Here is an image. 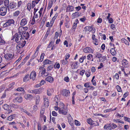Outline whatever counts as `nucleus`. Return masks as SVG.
<instances>
[{
    "label": "nucleus",
    "instance_id": "f257e3e1",
    "mask_svg": "<svg viewBox=\"0 0 130 130\" xmlns=\"http://www.w3.org/2000/svg\"><path fill=\"white\" fill-rule=\"evenodd\" d=\"M19 43L17 44L16 48L18 50V52L20 53V54H21L23 52L24 50L22 48L25 46L26 41L25 40H22Z\"/></svg>",
    "mask_w": 130,
    "mask_h": 130
},
{
    "label": "nucleus",
    "instance_id": "f03ea898",
    "mask_svg": "<svg viewBox=\"0 0 130 130\" xmlns=\"http://www.w3.org/2000/svg\"><path fill=\"white\" fill-rule=\"evenodd\" d=\"M13 38L12 39V40L15 38V42L18 43L22 40V36L21 34H18L17 33L15 34Z\"/></svg>",
    "mask_w": 130,
    "mask_h": 130
},
{
    "label": "nucleus",
    "instance_id": "7ed1b4c3",
    "mask_svg": "<svg viewBox=\"0 0 130 130\" xmlns=\"http://www.w3.org/2000/svg\"><path fill=\"white\" fill-rule=\"evenodd\" d=\"M39 69L40 71L39 72V74L43 77L47 76L49 74V73L46 72L45 69L42 67L39 68Z\"/></svg>",
    "mask_w": 130,
    "mask_h": 130
},
{
    "label": "nucleus",
    "instance_id": "20e7f679",
    "mask_svg": "<svg viewBox=\"0 0 130 130\" xmlns=\"http://www.w3.org/2000/svg\"><path fill=\"white\" fill-rule=\"evenodd\" d=\"M67 108V107H63L59 108V113H61L63 115H66L68 112Z\"/></svg>",
    "mask_w": 130,
    "mask_h": 130
},
{
    "label": "nucleus",
    "instance_id": "39448f33",
    "mask_svg": "<svg viewBox=\"0 0 130 130\" xmlns=\"http://www.w3.org/2000/svg\"><path fill=\"white\" fill-rule=\"evenodd\" d=\"M61 93L62 95L66 97L69 96L70 95V91L66 89H63Z\"/></svg>",
    "mask_w": 130,
    "mask_h": 130
},
{
    "label": "nucleus",
    "instance_id": "423d86ee",
    "mask_svg": "<svg viewBox=\"0 0 130 130\" xmlns=\"http://www.w3.org/2000/svg\"><path fill=\"white\" fill-rule=\"evenodd\" d=\"M15 22L13 19H9L3 25L4 27H7L11 25L12 24H14Z\"/></svg>",
    "mask_w": 130,
    "mask_h": 130
},
{
    "label": "nucleus",
    "instance_id": "0eeeda50",
    "mask_svg": "<svg viewBox=\"0 0 130 130\" xmlns=\"http://www.w3.org/2000/svg\"><path fill=\"white\" fill-rule=\"evenodd\" d=\"M7 8L4 7H1L0 8V15L2 16H4L6 13Z\"/></svg>",
    "mask_w": 130,
    "mask_h": 130
},
{
    "label": "nucleus",
    "instance_id": "6e6552de",
    "mask_svg": "<svg viewBox=\"0 0 130 130\" xmlns=\"http://www.w3.org/2000/svg\"><path fill=\"white\" fill-rule=\"evenodd\" d=\"M3 108L5 110L8 111L7 113H9L12 112V110H11V106L8 105L7 104H4L3 106Z\"/></svg>",
    "mask_w": 130,
    "mask_h": 130
},
{
    "label": "nucleus",
    "instance_id": "1a4fd4ad",
    "mask_svg": "<svg viewBox=\"0 0 130 130\" xmlns=\"http://www.w3.org/2000/svg\"><path fill=\"white\" fill-rule=\"evenodd\" d=\"M122 67L124 68H128L129 66L128 61L126 59H123L122 61Z\"/></svg>",
    "mask_w": 130,
    "mask_h": 130
},
{
    "label": "nucleus",
    "instance_id": "9d476101",
    "mask_svg": "<svg viewBox=\"0 0 130 130\" xmlns=\"http://www.w3.org/2000/svg\"><path fill=\"white\" fill-rule=\"evenodd\" d=\"M78 62L77 61H71L70 62L71 65L72 69H77L78 67Z\"/></svg>",
    "mask_w": 130,
    "mask_h": 130
},
{
    "label": "nucleus",
    "instance_id": "9b49d317",
    "mask_svg": "<svg viewBox=\"0 0 130 130\" xmlns=\"http://www.w3.org/2000/svg\"><path fill=\"white\" fill-rule=\"evenodd\" d=\"M22 98L21 96H18L13 99V101L14 103H21L22 102Z\"/></svg>",
    "mask_w": 130,
    "mask_h": 130
},
{
    "label": "nucleus",
    "instance_id": "f8f14e48",
    "mask_svg": "<svg viewBox=\"0 0 130 130\" xmlns=\"http://www.w3.org/2000/svg\"><path fill=\"white\" fill-rule=\"evenodd\" d=\"M22 35V40H25L24 39H27L29 38V35L28 32H26L23 33Z\"/></svg>",
    "mask_w": 130,
    "mask_h": 130
},
{
    "label": "nucleus",
    "instance_id": "ddd939ff",
    "mask_svg": "<svg viewBox=\"0 0 130 130\" xmlns=\"http://www.w3.org/2000/svg\"><path fill=\"white\" fill-rule=\"evenodd\" d=\"M36 74V72L34 71H32L30 75V79H32L33 80L35 79Z\"/></svg>",
    "mask_w": 130,
    "mask_h": 130
},
{
    "label": "nucleus",
    "instance_id": "4468645a",
    "mask_svg": "<svg viewBox=\"0 0 130 130\" xmlns=\"http://www.w3.org/2000/svg\"><path fill=\"white\" fill-rule=\"evenodd\" d=\"M4 57L7 60H10L12 58L13 56L11 54L8 53L5 55Z\"/></svg>",
    "mask_w": 130,
    "mask_h": 130
},
{
    "label": "nucleus",
    "instance_id": "2eb2a0df",
    "mask_svg": "<svg viewBox=\"0 0 130 130\" xmlns=\"http://www.w3.org/2000/svg\"><path fill=\"white\" fill-rule=\"evenodd\" d=\"M43 88H41L38 89H36L33 90V92L35 94H40L42 91Z\"/></svg>",
    "mask_w": 130,
    "mask_h": 130
},
{
    "label": "nucleus",
    "instance_id": "dca6fc26",
    "mask_svg": "<svg viewBox=\"0 0 130 130\" xmlns=\"http://www.w3.org/2000/svg\"><path fill=\"white\" fill-rule=\"evenodd\" d=\"M83 51L86 53H92L93 52V50L89 47L85 48L83 50Z\"/></svg>",
    "mask_w": 130,
    "mask_h": 130
},
{
    "label": "nucleus",
    "instance_id": "f3484780",
    "mask_svg": "<svg viewBox=\"0 0 130 130\" xmlns=\"http://www.w3.org/2000/svg\"><path fill=\"white\" fill-rule=\"evenodd\" d=\"M16 6V3L13 2H10L8 7L10 9H13L15 8Z\"/></svg>",
    "mask_w": 130,
    "mask_h": 130
},
{
    "label": "nucleus",
    "instance_id": "a211bd4d",
    "mask_svg": "<svg viewBox=\"0 0 130 130\" xmlns=\"http://www.w3.org/2000/svg\"><path fill=\"white\" fill-rule=\"evenodd\" d=\"M91 27L86 26L84 28L83 31H85V33H88L91 31Z\"/></svg>",
    "mask_w": 130,
    "mask_h": 130
},
{
    "label": "nucleus",
    "instance_id": "6ab92c4d",
    "mask_svg": "<svg viewBox=\"0 0 130 130\" xmlns=\"http://www.w3.org/2000/svg\"><path fill=\"white\" fill-rule=\"evenodd\" d=\"M24 98L27 100H31L34 98L33 96L32 95L29 94L25 95Z\"/></svg>",
    "mask_w": 130,
    "mask_h": 130
},
{
    "label": "nucleus",
    "instance_id": "aec40b11",
    "mask_svg": "<svg viewBox=\"0 0 130 130\" xmlns=\"http://www.w3.org/2000/svg\"><path fill=\"white\" fill-rule=\"evenodd\" d=\"M74 7L72 6L68 5L66 9V12H71L73 10Z\"/></svg>",
    "mask_w": 130,
    "mask_h": 130
},
{
    "label": "nucleus",
    "instance_id": "412c9836",
    "mask_svg": "<svg viewBox=\"0 0 130 130\" xmlns=\"http://www.w3.org/2000/svg\"><path fill=\"white\" fill-rule=\"evenodd\" d=\"M104 127V129H106L107 130H110L112 129L111 126V124L110 123L105 125Z\"/></svg>",
    "mask_w": 130,
    "mask_h": 130
},
{
    "label": "nucleus",
    "instance_id": "4be33fe9",
    "mask_svg": "<svg viewBox=\"0 0 130 130\" xmlns=\"http://www.w3.org/2000/svg\"><path fill=\"white\" fill-rule=\"evenodd\" d=\"M27 22V20L25 18L23 19L20 23V25L21 26H24L26 24Z\"/></svg>",
    "mask_w": 130,
    "mask_h": 130
},
{
    "label": "nucleus",
    "instance_id": "5701e85b",
    "mask_svg": "<svg viewBox=\"0 0 130 130\" xmlns=\"http://www.w3.org/2000/svg\"><path fill=\"white\" fill-rule=\"evenodd\" d=\"M25 32L24 31L23 27L20 26L19 27V31L18 34H22L23 33Z\"/></svg>",
    "mask_w": 130,
    "mask_h": 130
},
{
    "label": "nucleus",
    "instance_id": "b1692460",
    "mask_svg": "<svg viewBox=\"0 0 130 130\" xmlns=\"http://www.w3.org/2000/svg\"><path fill=\"white\" fill-rule=\"evenodd\" d=\"M80 16L79 13L78 12H76L73 13L72 15V19H74L75 18H77Z\"/></svg>",
    "mask_w": 130,
    "mask_h": 130
},
{
    "label": "nucleus",
    "instance_id": "393cba45",
    "mask_svg": "<svg viewBox=\"0 0 130 130\" xmlns=\"http://www.w3.org/2000/svg\"><path fill=\"white\" fill-rule=\"evenodd\" d=\"M46 79L47 81L51 83H52L54 80V78L50 76H48L46 78Z\"/></svg>",
    "mask_w": 130,
    "mask_h": 130
},
{
    "label": "nucleus",
    "instance_id": "a878e982",
    "mask_svg": "<svg viewBox=\"0 0 130 130\" xmlns=\"http://www.w3.org/2000/svg\"><path fill=\"white\" fill-rule=\"evenodd\" d=\"M102 55L100 53H98L97 52L95 54V57L94 58H100L102 57Z\"/></svg>",
    "mask_w": 130,
    "mask_h": 130
},
{
    "label": "nucleus",
    "instance_id": "bb28decb",
    "mask_svg": "<svg viewBox=\"0 0 130 130\" xmlns=\"http://www.w3.org/2000/svg\"><path fill=\"white\" fill-rule=\"evenodd\" d=\"M44 103L45 106L47 107L49 106V103L48 100L46 98L44 99Z\"/></svg>",
    "mask_w": 130,
    "mask_h": 130
},
{
    "label": "nucleus",
    "instance_id": "cd10ccee",
    "mask_svg": "<svg viewBox=\"0 0 130 130\" xmlns=\"http://www.w3.org/2000/svg\"><path fill=\"white\" fill-rule=\"evenodd\" d=\"M29 75L28 74L26 75L23 78V81L24 82H26L29 80Z\"/></svg>",
    "mask_w": 130,
    "mask_h": 130
},
{
    "label": "nucleus",
    "instance_id": "c85d7f7f",
    "mask_svg": "<svg viewBox=\"0 0 130 130\" xmlns=\"http://www.w3.org/2000/svg\"><path fill=\"white\" fill-rule=\"evenodd\" d=\"M53 92V90L52 89H49L47 90V93L48 95L50 96Z\"/></svg>",
    "mask_w": 130,
    "mask_h": 130
},
{
    "label": "nucleus",
    "instance_id": "c756f323",
    "mask_svg": "<svg viewBox=\"0 0 130 130\" xmlns=\"http://www.w3.org/2000/svg\"><path fill=\"white\" fill-rule=\"evenodd\" d=\"M9 1L8 0H5L4 2L5 6L6 7H8L9 6Z\"/></svg>",
    "mask_w": 130,
    "mask_h": 130
},
{
    "label": "nucleus",
    "instance_id": "7c9ffc66",
    "mask_svg": "<svg viewBox=\"0 0 130 130\" xmlns=\"http://www.w3.org/2000/svg\"><path fill=\"white\" fill-rule=\"evenodd\" d=\"M110 51L112 55L114 56L116 54V52L113 48H111Z\"/></svg>",
    "mask_w": 130,
    "mask_h": 130
},
{
    "label": "nucleus",
    "instance_id": "2f4dec72",
    "mask_svg": "<svg viewBox=\"0 0 130 130\" xmlns=\"http://www.w3.org/2000/svg\"><path fill=\"white\" fill-rule=\"evenodd\" d=\"M121 40L122 43H124L125 44L128 45H129L128 41L126 39L123 38L121 39Z\"/></svg>",
    "mask_w": 130,
    "mask_h": 130
},
{
    "label": "nucleus",
    "instance_id": "473e14b6",
    "mask_svg": "<svg viewBox=\"0 0 130 130\" xmlns=\"http://www.w3.org/2000/svg\"><path fill=\"white\" fill-rule=\"evenodd\" d=\"M51 61L48 59L45 60L43 62L44 64H51Z\"/></svg>",
    "mask_w": 130,
    "mask_h": 130
},
{
    "label": "nucleus",
    "instance_id": "72a5a7b5",
    "mask_svg": "<svg viewBox=\"0 0 130 130\" xmlns=\"http://www.w3.org/2000/svg\"><path fill=\"white\" fill-rule=\"evenodd\" d=\"M21 111L22 112L26 113L28 116H30L31 115V113H30L29 112H28L25 109H22L21 110Z\"/></svg>",
    "mask_w": 130,
    "mask_h": 130
},
{
    "label": "nucleus",
    "instance_id": "f704fd0d",
    "mask_svg": "<svg viewBox=\"0 0 130 130\" xmlns=\"http://www.w3.org/2000/svg\"><path fill=\"white\" fill-rule=\"evenodd\" d=\"M54 67V65H51L47 67V71H49L52 70Z\"/></svg>",
    "mask_w": 130,
    "mask_h": 130
},
{
    "label": "nucleus",
    "instance_id": "c9c22d12",
    "mask_svg": "<svg viewBox=\"0 0 130 130\" xmlns=\"http://www.w3.org/2000/svg\"><path fill=\"white\" fill-rule=\"evenodd\" d=\"M113 122H120V123H121L122 124L124 123V122L123 121H121L119 119H114L113 120Z\"/></svg>",
    "mask_w": 130,
    "mask_h": 130
},
{
    "label": "nucleus",
    "instance_id": "e433bc0d",
    "mask_svg": "<svg viewBox=\"0 0 130 130\" xmlns=\"http://www.w3.org/2000/svg\"><path fill=\"white\" fill-rule=\"evenodd\" d=\"M44 55V53H42L40 56V59L39 60L40 61L38 60L39 62H42L43 61Z\"/></svg>",
    "mask_w": 130,
    "mask_h": 130
},
{
    "label": "nucleus",
    "instance_id": "4c0bfd02",
    "mask_svg": "<svg viewBox=\"0 0 130 130\" xmlns=\"http://www.w3.org/2000/svg\"><path fill=\"white\" fill-rule=\"evenodd\" d=\"M61 62L62 64L63 65H65L67 64L68 62V60H66L65 59H63V60H61Z\"/></svg>",
    "mask_w": 130,
    "mask_h": 130
},
{
    "label": "nucleus",
    "instance_id": "58836bf2",
    "mask_svg": "<svg viewBox=\"0 0 130 130\" xmlns=\"http://www.w3.org/2000/svg\"><path fill=\"white\" fill-rule=\"evenodd\" d=\"M16 90L19 91H22L24 92H25L24 88L23 87H19Z\"/></svg>",
    "mask_w": 130,
    "mask_h": 130
},
{
    "label": "nucleus",
    "instance_id": "ea45409f",
    "mask_svg": "<svg viewBox=\"0 0 130 130\" xmlns=\"http://www.w3.org/2000/svg\"><path fill=\"white\" fill-rule=\"evenodd\" d=\"M58 16V13H56L54 16L53 18L51 20L52 21H53L54 22L56 18H57V17Z\"/></svg>",
    "mask_w": 130,
    "mask_h": 130
},
{
    "label": "nucleus",
    "instance_id": "a19ab883",
    "mask_svg": "<svg viewBox=\"0 0 130 130\" xmlns=\"http://www.w3.org/2000/svg\"><path fill=\"white\" fill-rule=\"evenodd\" d=\"M93 121L92 119H90L87 120V122L88 124H92L93 123Z\"/></svg>",
    "mask_w": 130,
    "mask_h": 130
},
{
    "label": "nucleus",
    "instance_id": "79ce46f5",
    "mask_svg": "<svg viewBox=\"0 0 130 130\" xmlns=\"http://www.w3.org/2000/svg\"><path fill=\"white\" fill-rule=\"evenodd\" d=\"M39 49V48L38 47V46L36 50V51L35 52V54H34V56L35 57H36L38 55V50Z\"/></svg>",
    "mask_w": 130,
    "mask_h": 130
},
{
    "label": "nucleus",
    "instance_id": "37998d69",
    "mask_svg": "<svg viewBox=\"0 0 130 130\" xmlns=\"http://www.w3.org/2000/svg\"><path fill=\"white\" fill-rule=\"evenodd\" d=\"M28 10H30L31 8V4L30 3L28 4L27 6Z\"/></svg>",
    "mask_w": 130,
    "mask_h": 130
},
{
    "label": "nucleus",
    "instance_id": "c03bdc74",
    "mask_svg": "<svg viewBox=\"0 0 130 130\" xmlns=\"http://www.w3.org/2000/svg\"><path fill=\"white\" fill-rule=\"evenodd\" d=\"M5 43V41H4V40H3L1 37V36H0V44H4Z\"/></svg>",
    "mask_w": 130,
    "mask_h": 130
},
{
    "label": "nucleus",
    "instance_id": "a18cd8bd",
    "mask_svg": "<svg viewBox=\"0 0 130 130\" xmlns=\"http://www.w3.org/2000/svg\"><path fill=\"white\" fill-rule=\"evenodd\" d=\"M116 88L118 92H120L121 91V88L118 85H117L116 86Z\"/></svg>",
    "mask_w": 130,
    "mask_h": 130
},
{
    "label": "nucleus",
    "instance_id": "49530a36",
    "mask_svg": "<svg viewBox=\"0 0 130 130\" xmlns=\"http://www.w3.org/2000/svg\"><path fill=\"white\" fill-rule=\"evenodd\" d=\"M54 66L55 68H57L58 69L60 68V65L59 63H57L54 65Z\"/></svg>",
    "mask_w": 130,
    "mask_h": 130
},
{
    "label": "nucleus",
    "instance_id": "de8ad7c7",
    "mask_svg": "<svg viewBox=\"0 0 130 130\" xmlns=\"http://www.w3.org/2000/svg\"><path fill=\"white\" fill-rule=\"evenodd\" d=\"M40 101V99L39 97L38 98H37L36 101V105H38Z\"/></svg>",
    "mask_w": 130,
    "mask_h": 130
},
{
    "label": "nucleus",
    "instance_id": "09e8293b",
    "mask_svg": "<svg viewBox=\"0 0 130 130\" xmlns=\"http://www.w3.org/2000/svg\"><path fill=\"white\" fill-rule=\"evenodd\" d=\"M70 79L68 76H67L64 78V80L67 82H68L69 81Z\"/></svg>",
    "mask_w": 130,
    "mask_h": 130
},
{
    "label": "nucleus",
    "instance_id": "8fccbe9b",
    "mask_svg": "<svg viewBox=\"0 0 130 130\" xmlns=\"http://www.w3.org/2000/svg\"><path fill=\"white\" fill-rule=\"evenodd\" d=\"M124 120L125 121L127 122H129L130 123V118H128V117H124Z\"/></svg>",
    "mask_w": 130,
    "mask_h": 130
},
{
    "label": "nucleus",
    "instance_id": "3c124183",
    "mask_svg": "<svg viewBox=\"0 0 130 130\" xmlns=\"http://www.w3.org/2000/svg\"><path fill=\"white\" fill-rule=\"evenodd\" d=\"M75 124L76 125L79 126L80 125V122L76 120H75L74 121Z\"/></svg>",
    "mask_w": 130,
    "mask_h": 130
},
{
    "label": "nucleus",
    "instance_id": "603ef678",
    "mask_svg": "<svg viewBox=\"0 0 130 130\" xmlns=\"http://www.w3.org/2000/svg\"><path fill=\"white\" fill-rule=\"evenodd\" d=\"M52 3H51V2H50L48 4V6L47 7L48 9H50L52 7Z\"/></svg>",
    "mask_w": 130,
    "mask_h": 130
},
{
    "label": "nucleus",
    "instance_id": "864d4df0",
    "mask_svg": "<svg viewBox=\"0 0 130 130\" xmlns=\"http://www.w3.org/2000/svg\"><path fill=\"white\" fill-rule=\"evenodd\" d=\"M19 11H17L15 12L14 14V16L15 17L18 16L20 14Z\"/></svg>",
    "mask_w": 130,
    "mask_h": 130
},
{
    "label": "nucleus",
    "instance_id": "5fc2aeb1",
    "mask_svg": "<svg viewBox=\"0 0 130 130\" xmlns=\"http://www.w3.org/2000/svg\"><path fill=\"white\" fill-rule=\"evenodd\" d=\"M34 16L35 18H38V17L39 12H38L37 13H34Z\"/></svg>",
    "mask_w": 130,
    "mask_h": 130
},
{
    "label": "nucleus",
    "instance_id": "6e6d98bb",
    "mask_svg": "<svg viewBox=\"0 0 130 130\" xmlns=\"http://www.w3.org/2000/svg\"><path fill=\"white\" fill-rule=\"evenodd\" d=\"M45 109L44 108H43L41 110L40 112V115H43Z\"/></svg>",
    "mask_w": 130,
    "mask_h": 130
},
{
    "label": "nucleus",
    "instance_id": "4d7b16f0",
    "mask_svg": "<svg viewBox=\"0 0 130 130\" xmlns=\"http://www.w3.org/2000/svg\"><path fill=\"white\" fill-rule=\"evenodd\" d=\"M93 40L94 43L95 45H98V40L96 39H94Z\"/></svg>",
    "mask_w": 130,
    "mask_h": 130
},
{
    "label": "nucleus",
    "instance_id": "13d9d810",
    "mask_svg": "<svg viewBox=\"0 0 130 130\" xmlns=\"http://www.w3.org/2000/svg\"><path fill=\"white\" fill-rule=\"evenodd\" d=\"M112 111V108H110L109 109H107L105 110L104 112L106 113L107 112H109Z\"/></svg>",
    "mask_w": 130,
    "mask_h": 130
},
{
    "label": "nucleus",
    "instance_id": "bf43d9fd",
    "mask_svg": "<svg viewBox=\"0 0 130 130\" xmlns=\"http://www.w3.org/2000/svg\"><path fill=\"white\" fill-rule=\"evenodd\" d=\"M92 57V55L91 54H89L87 56V59L88 60H90Z\"/></svg>",
    "mask_w": 130,
    "mask_h": 130
},
{
    "label": "nucleus",
    "instance_id": "052dcab7",
    "mask_svg": "<svg viewBox=\"0 0 130 130\" xmlns=\"http://www.w3.org/2000/svg\"><path fill=\"white\" fill-rule=\"evenodd\" d=\"M37 105H36L34 106L33 109L34 111H36L38 109V107Z\"/></svg>",
    "mask_w": 130,
    "mask_h": 130
},
{
    "label": "nucleus",
    "instance_id": "680f3d73",
    "mask_svg": "<svg viewBox=\"0 0 130 130\" xmlns=\"http://www.w3.org/2000/svg\"><path fill=\"white\" fill-rule=\"evenodd\" d=\"M111 126L112 129L116 128L117 127V125L114 123L111 124Z\"/></svg>",
    "mask_w": 130,
    "mask_h": 130
},
{
    "label": "nucleus",
    "instance_id": "e2e57ef3",
    "mask_svg": "<svg viewBox=\"0 0 130 130\" xmlns=\"http://www.w3.org/2000/svg\"><path fill=\"white\" fill-rule=\"evenodd\" d=\"M35 17H33L32 19V21L31 23V24L32 25L34 24L35 23Z\"/></svg>",
    "mask_w": 130,
    "mask_h": 130
},
{
    "label": "nucleus",
    "instance_id": "0e129e2a",
    "mask_svg": "<svg viewBox=\"0 0 130 130\" xmlns=\"http://www.w3.org/2000/svg\"><path fill=\"white\" fill-rule=\"evenodd\" d=\"M86 19L85 17H84L83 18H80V21L83 22H84L86 20Z\"/></svg>",
    "mask_w": 130,
    "mask_h": 130
},
{
    "label": "nucleus",
    "instance_id": "69168bd1",
    "mask_svg": "<svg viewBox=\"0 0 130 130\" xmlns=\"http://www.w3.org/2000/svg\"><path fill=\"white\" fill-rule=\"evenodd\" d=\"M84 86L86 88H89L90 87L89 84L88 83H86L84 84Z\"/></svg>",
    "mask_w": 130,
    "mask_h": 130
},
{
    "label": "nucleus",
    "instance_id": "338daca9",
    "mask_svg": "<svg viewBox=\"0 0 130 130\" xmlns=\"http://www.w3.org/2000/svg\"><path fill=\"white\" fill-rule=\"evenodd\" d=\"M91 29L92 30L91 31L93 33H94L95 31V29L93 28V26L92 25L91 26Z\"/></svg>",
    "mask_w": 130,
    "mask_h": 130
},
{
    "label": "nucleus",
    "instance_id": "774afa93",
    "mask_svg": "<svg viewBox=\"0 0 130 130\" xmlns=\"http://www.w3.org/2000/svg\"><path fill=\"white\" fill-rule=\"evenodd\" d=\"M85 74L87 77H89L90 75V73L89 71L86 72Z\"/></svg>",
    "mask_w": 130,
    "mask_h": 130
}]
</instances>
